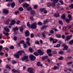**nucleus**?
Here are the masks:
<instances>
[{"label": "nucleus", "instance_id": "f257e3e1", "mask_svg": "<svg viewBox=\"0 0 73 73\" xmlns=\"http://www.w3.org/2000/svg\"><path fill=\"white\" fill-rule=\"evenodd\" d=\"M23 53H24L25 55V52L23 50H21L18 51L17 53L14 55V56L15 57L17 58H19L20 56H21V54H22Z\"/></svg>", "mask_w": 73, "mask_h": 73}, {"label": "nucleus", "instance_id": "f03ea898", "mask_svg": "<svg viewBox=\"0 0 73 73\" xmlns=\"http://www.w3.org/2000/svg\"><path fill=\"white\" fill-rule=\"evenodd\" d=\"M30 27L32 29H36L37 28V23L36 22L33 23L31 25Z\"/></svg>", "mask_w": 73, "mask_h": 73}, {"label": "nucleus", "instance_id": "7ed1b4c3", "mask_svg": "<svg viewBox=\"0 0 73 73\" xmlns=\"http://www.w3.org/2000/svg\"><path fill=\"white\" fill-rule=\"evenodd\" d=\"M29 58L31 61H35L36 60V57L33 55H30L29 56Z\"/></svg>", "mask_w": 73, "mask_h": 73}, {"label": "nucleus", "instance_id": "20e7f679", "mask_svg": "<svg viewBox=\"0 0 73 73\" xmlns=\"http://www.w3.org/2000/svg\"><path fill=\"white\" fill-rule=\"evenodd\" d=\"M40 10L41 12H44V13H45V14H46V13H48V11L47 10H46V8H45L40 9Z\"/></svg>", "mask_w": 73, "mask_h": 73}, {"label": "nucleus", "instance_id": "39448f33", "mask_svg": "<svg viewBox=\"0 0 73 73\" xmlns=\"http://www.w3.org/2000/svg\"><path fill=\"white\" fill-rule=\"evenodd\" d=\"M28 56H24L22 58V61H24L25 60H27L26 61H28Z\"/></svg>", "mask_w": 73, "mask_h": 73}, {"label": "nucleus", "instance_id": "423d86ee", "mask_svg": "<svg viewBox=\"0 0 73 73\" xmlns=\"http://www.w3.org/2000/svg\"><path fill=\"white\" fill-rule=\"evenodd\" d=\"M28 72H30L29 73H34L33 71V68H29L28 69Z\"/></svg>", "mask_w": 73, "mask_h": 73}, {"label": "nucleus", "instance_id": "0eeeda50", "mask_svg": "<svg viewBox=\"0 0 73 73\" xmlns=\"http://www.w3.org/2000/svg\"><path fill=\"white\" fill-rule=\"evenodd\" d=\"M37 52L39 55H43L44 54V52H42V50L40 49H39L37 51Z\"/></svg>", "mask_w": 73, "mask_h": 73}, {"label": "nucleus", "instance_id": "6e6552de", "mask_svg": "<svg viewBox=\"0 0 73 73\" xmlns=\"http://www.w3.org/2000/svg\"><path fill=\"white\" fill-rule=\"evenodd\" d=\"M27 44H28L29 46H31V44L30 43V42H29V40H30V38H27Z\"/></svg>", "mask_w": 73, "mask_h": 73}, {"label": "nucleus", "instance_id": "1a4fd4ad", "mask_svg": "<svg viewBox=\"0 0 73 73\" xmlns=\"http://www.w3.org/2000/svg\"><path fill=\"white\" fill-rule=\"evenodd\" d=\"M72 37V35H71L70 36H66V40L67 41H68V40H69L70 38H71V37Z\"/></svg>", "mask_w": 73, "mask_h": 73}, {"label": "nucleus", "instance_id": "9d476101", "mask_svg": "<svg viewBox=\"0 0 73 73\" xmlns=\"http://www.w3.org/2000/svg\"><path fill=\"white\" fill-rule=\"evenodd\" d=\"M4 29L6 32H9V31H10L9 29V28L7 26L4 28Z\"/></svg>", "mask_w": 73, "mask_h": 73}, {"label": "nucleus", "instance_id": "9b49d317", "mask_svg": "<svg viewBox=\"0 0 73 73\" xmlns=\"http://www.w3.org/2000/svg\"><path fill=\"white\" fill-rule=\"evenodd\" d=\"M29 33H30L29 32V31H26L25 32V35H26V36L27 37V36H29Z\"/></svg>", "mask_w": 73, "mask_h": 73}, {"label": "nucleus", "instance_id": "f8f14e48", "mask_svg": "<svg viewBox=\"0 0 73 73\" xmlns=\"http://www.w3.org/2000/svg\"><path fill=\"white\" fill-rule=\"evenodd\" d=\"M62 46H64V48L65 50H68V46H67L65 44H63L62 45Z\"/></svg>", "mask_w": 73, "mask_h": 73}, {"label": "nucleus", "instance_id": "ddd939ff", "mask_svg": "<svg viewBox=\"0 0 73 73\" xmlns=\"http://www.w3.org/2000/svg\"><path fill=\"white\" fill-rule=\"evenodd\" d=\"M3 12L4 13L6 14H8L9 13V11L6 9L4 10L3 11Z\"/></svg>", "mask_w": 73, "mask_h": 73}, {"label": "nucleus", "instance_id": "4468645a", "mask_svg": "<svg viewBox=\"0 0 73 73\" xmlns=\"http://www.w3.org/2000/svg\"><path fill=\"white\" fill-rule=\"evenodd\" d=\"M48 27H49L48 25L44 26L42 27L41 30H44L45 28H46Z\"/></svg>", "mask_w": 73, "mask_h": 73}, {"label": "nucleus", "instance_id": "2eb2a0df", "mask_svg": "<svg viewBox=\"0 0 73 73\" xmlns=\"http://www.w3.org/2000/svg\"><path fill=\"white\" fill-rule=\"evenodd\" d=\"M11 5L12 7L14 8L15 6L16 5V4L14 2H12L11 3Z\"/></svg>", "mask_w": 73, "mask_h": 73}, {"label": "nucleus", "instance_id": "dca6fc26", "mask_svg": "<svg viewBox=\"0 0 73 73\" xmlns=\"http://www.w3.org/2000/svg\"><path fill=\"white\" fill-rule=\"evenodd\" d=\"M15 21L14 20H12L10 23L11 25H14L15 24Z\"/></svg>", "mask_w": 73, "mask_h": 73}, {"label": "nucleus", "instance_id": "f3484780", "mask_svg": "<svg viewBox=\"0 0 73 73\" xmlns=\"http://www.w3.org/2000/svg\"><path fill=\"white\" fill-rule=\"evenodd\" d=\"M54 17H60L59 13H58L57 14H54Z\"/></svg>", "mask_w": 73, "mask_h": 73}, {"label": "nucleus", "instance_id": "a211bd4d", "mask_svg": "<svg viewBox=\"0 0 73 73\" xmlns=\"http://www.w3.org/2000/svg\"><path fill=\"white\" fill-rule=\"evenodd\" d=\"M29 6V5L28 4V3H26L25 4H24L23 5V6L26 8H28Z\"/></svg>", "mask_w": 73, "mask_h": 73}, {"label": "nucleus", "instance_id": "6ab92c4d", "mask_svg": "<svg viewBox=\"0 0 73 73\" xmlns=\"http://www.w3.org/2000/svg\"><path fill=\"white\" fill-rule=\"evenodd\" d=\"M37 66H40L42 67V65L41 64V63L40 62H38L37 63Z\"/></svg>", "mask_w": 73, "mask_h": 73}, {"label": "nucleus", "instance_id": "aec40b11", "mask_svg": "<svg viewBox=\"0 0 73 73\" xmlns=\"http://www.w3.org/2000/svg\"><path fill=\"white\" fill-rule=\"evenodd\" d=\"M35 11L33 10H32L31 12V14L32 15H35Z\"/></svg>", "mask_w": 73, "mask_h": 73}, {"label": "nucleus", "instance_id": "412c9836", "mask_svg": "<svg viewBox=\"0 0 73 73\" xmlns=\"http://www.w3.org/2000/svg\"><path fill=\"white\" fill-rule=\"evenodd\" d=\"M61 17L62 19H66V17H65V15H63L61 16Z\"/></svg>", "mask_w": 73, "mask_h": 73}, {"label": "nucleus", "instance_id": "4be33fe9", "mask_svg": "<svg viewBox=\"0 0 73 73\" xmlns=\"http://www.w3.org/2000/svg\"><path fill=\"white\" fill-rule=\"evenodd\" d=\"M56 36L58 38H61V35L58 34H56Z\"/></svg>", "mask_w": 73, "mask_h": 73}, {"label": "nucleus", "instance_id": "5701e85b", "mask_svg": "<svg viewBox=\"0 0 73 73\" xmlns=\"http://www.w3.org/2000/svg\"><path fill=\"white\" fill-rule=\"evenodd\" d=\"M29 49L30 52H33V50L32 49V48L31 47H29Z\"/></svg>", "mask_w": 73, "mask_h": 73}, {"label": "nucleus", "instance_id": "b1692460", "mask_svg": "<svg viewBox=\"0 0 73 73\" xmlns=\"http://www.w3.org/2000/svg\"><path fill=\"white\" fill-rule=\"evenodd\" d=\"M68 18L70 20H71L72 19V15H71L69 14L68 15Z\"/></svg>", "mask_w": 73, "mask_h": 73}, {"label": "nucleus", "instance_id": "393cba45", "mask_svg": "<svg viewBox=\"0 0 73 73\" xmlns=\"http://www.w3.org/2000/svg\"><path fill=\"white\" fill-rule=\"evenodd\" d=\"M69 44H70V45H72L73 44V40H72L70 41H69L68 42Z\"/></svg>", "mask_w": 73, "mask_h": 73}, {"label": "nucleus", "instance_id": "a878e982", "mask_svg": "<svg viewBox=\"0 0 73 73\" xmlns=\"http://www.w3.org/2000/svg\"><path fill=\"white\" fill-rule=\"evenodd\" d=\"M19 29L17 28V27H15V28L13 29V30L14 31V32H15L16 31H18Z\"/></svg>", "mask_w": 73, "mask_h": 73}, {"label": "nucleus", "instance_id": "bb28decb", "mask_svg": "<svg viewBox=\"0 0 73 73\" xmlns=\"http://www.w3.org/2000/svg\"><path fill=\"white\" fill-rule=\"evenodd\" d=\"M27 9L28 11H31V10H32V8L31 7H29V8H27Z\"/></svg>", "mask_w": 73, "mask_h": 73}, {"label": "nucleus", "instance_id": "cd10ccee", "mask_svg": "<svg viewBox=\"0 0 73 73\" xmlns=\"http://www.w3.org/2000/svg\"><path fill=\"white\" fill-rule=\"evenodd\" d=\"M34 55L35 56H38V54H39L37 52H35L34 53Z\"/></svg>", "mask_w": 73, "mask_h": 73}, {"label": "nucleus", "instance_id": "c85d7f7f", "mask_svg": "<svg viewBox=\"0 0 73 73\" xmlns=\"http://www.w3.org/2000/svg\"><path fill=\"white\" fill-rule=\"evenodd\" d=\"M58 53H59V54H64V51H59V52H58Z\"/></svg>", "mask_w": 73, "mask_h": 73}, {"label": "nucleus", "instance_id": "c756f323", "mask_svg": "<svg viewBox=\"0 0 73 73\" xmlns=\"http://www.w3.org/2000/svg\"><path fill=\"white\" fill-rule=\"evenodd\" d=\"M51 52H52V50L50 49H48L47 50V53H51Z\"/></svg>", "mask_w": 73, "mask_h": 73}, {"label": "nucleus", "instance_id": "7c9ffc66", "mask_svg": "<svg viewBox=\"0 0 73 73\" xmlns=\"http://www.w3.org/2000/svg\"><path fill=\"white\" fill-rule=\"evenodd\" d=\"M42 35L43 37H44V38H45V37H46V36H45V33H44V32L42 33Z\"/></svg>", "mask_w": 73, "mask_h": 73}, {"label": "nucleus", "instance_id": "2f4dec72", "mask_svg": "<svg viewBox=\"0 0 73 73\" xmlns=\"http://www.w3.org/2000/svg\"><path fill=\"white\" fill-rule=\"evenodd\" d=\"M19 29L20 30L21 32H23V27H19Z\"/></svg>", "mask_w": 73, "mask_h": 73}, {"label": "nucleus", "instance_id": "473e14b6", "mask_svg": "<svg viewBox=\"0 0 73 73\" xmlns=\"http://www.w3.org/2000/svg\"><path fill=\"white\" fill-rule=\"evenodd\" d=\"M62 30L63 31H66V28L65 27H63Z\"/></svg>", "mask_w": 73, "mask_h": 73}, {"label": "nucleus", "instance_id": "72a5a7b5", "mask_svg": "<svg viewBox=\"0 0 73 73\" xmlns=\"http://www.w3.org/2000/svg\"><path fill=\"white\" fill-rule=\"evenodd\" d=\"M52 53H53V54H57V51H56V50H54L53 51H52Z\"/></svg>", "mask_w": 73, "mask_h": 73}, {"label": "nucleus", "instance_id": "f704fd0d", "mask_svg": "<svg viewBox=\"0 0 73 73\" xmlns=\"http://www.w3.org/2000/svg\"><path fill=\"white\" fill-rule=\"evenodd\" d=\"M58 1H59V0H54L53 3H58Z\"/></svg>", "mask_w": 73, "mask_h": 73}, {"label": "nucleus", "instance_id": "c9c22d12", "mask_svg": "<svg viewBox=\"0 0 73 73\" xmlns=\"http://www.w3.org/2000/svg\"><path fill=\"white\" fill-rule=\"evenodd\" d=\"M65 21H66V23H69V22H70V19H66L65 20Z\"/></svg>", "mask_w": 73, "mask_h": 73}, {"label": "nucleus", "instance_id": "e433bc0d", "mask_svg": "<svg viewBox=\"0 0 73 73\" xmlns=\"http://www.w3.org/2000/svg\"><path fill=\"white\" fill-rule=\"evenodd\" d=\"M59 23L61 24V25H63V23H62V21H58Z\"/></svg>", "mask_w": 73, "mask_h": 73}, {"label": "nucleus", "instance_id": "4c0bfd02", "mask_svg": "<svg viewBox=\"0 0 73 73\" xmlns=\"http://www.w3.org/2000/svg\"><path fill=\"white\" fill-rule=\"evenodd\" d=\"M25 0H19V3H21L24 2Z\"/></svg>", "mask_w": 73, "mask_h": 73}, {"label": "nucleus", "instance_id": "58836bf2", "mask_svg": "<svg viewBox=\"0 0 73 73\" xmlns=\"http://www.w3.org/2000/svg\"><path fill=\"white\" fill-rule=\"evenodd\" d=\"M23 46L24 48H27V45L26 44L24 43L23 44Z\"/></svg>", "mask_w": 73, "mask_h": 73}, {"label": "nucleus", "instance_id": "ea45409f", "mask_svg": "<svg viewBox=\"0 0 73 73\" xmlns=\"http://www.w3.org/2000/svg\"><path fill=\"white\" fill-rule=\"evenodd\" d=\"M72 25H69L67 26V28H69V29H70L72 28Z\"/></svg>", "mask_w": 73, "mask_h": 73}, {"label": "nucleus", "instance_id": "a19ab883", "mask_svg": "<svg viewBox=\"0 0 73 73\" xmlns=\"http://www.w3.org/2000/svg\"><path fill=\"white\" fill-rule=\"evenodd\" d=\"M6 68H7L9 69H11V67H10V66H9V65H7Z\"/></svg>", "mask_w": 73, "mask_h": 73}, {"label": "nucleus", "instance_id": "79ce46f5", "mask_svg": "<svg viewBox=\"0 0 73 73\" xmlns=\"http://www.w3.org/2000/svg\"><path fill=\"white\" fill-rule=\"evenodd\" d=\"M42 23L40 21L38 23V25H42Z\"/></svg>", "mask_w": 73, "mask_h": 73}, {"label": "nucleus", "instance_id": "37998d69", "mask_svg": "<svg viewBox=\"0 0 73 73\" xmlns=\"http://www.w3.org/2000/svg\"><path fill=\"white\" fill-rule=\"evenodd\" d=\"M48 23V21L47 20H46L44 21L43 24H46V23Z\"/></svg>", "mask_w": 73, "mask_h": 73}, {"label": "nucleus", "instance_id": "c03bdc74", "mask_svg": "<svg viewBox=\"0 0 73 73\" xmlns=\"http://www.w3.org/2000/svg\"><path fill=\"white\" fill-rule=\"evenodd\" d=\"M19 10L20 11H23L24 10V9H23V8L22 7H20L19 8Z\"/></svg>", "mask_w": 73, "mask_h": 73}, {"label": "nucleus", "instance_id": "a18cd8bd", "mask_svg": "<svg viewBox=\"0 0 73 73\" xmlns=\"http://www.w3.org/2000/svg\"><path fill=\"white\" fill-rule=\"evenodd\" d=\"M59 2L61 3L62 5L64 4V2H63V1H62V0H60Z\"/></svg>", "mask_w": 73, "mask_h": 73}, {"label": "nucleus", "instance_id": "49530a36", "mask_svg": "<svg viewBox=\"0 0 73 73\" xmlns=\"http://www.w3.org/2000/svg\"><path fill=\"white\" fill-rule=\"evenodd\" d=\"M59 60H63V57L61 56L59 58Z\"/></svg>", "mask_w": 73, "mask_h": 73}, {"label": "nucleus", "instance_id": "de8ad7c7", "mask_svg": "<svg viewBox=\"0 0 73 73\" xmlns=\"http://www.w3.org/2000/svg\"><path fill=\"white\" fill-rule=\"evenodd\" d=\"M3 46H0V52L2 50V49L3 48Z\"/></svg>", "mask_w": 73, "mask_h": 73}, {"label": "nucleus", "instance_id": "09e8293b", "mask_svg": "<svg viewBox=\"0 0 73 73\" xmlns=\"http://www.w3.org/2000/svg\"><path fill=\"white\" fill-rule=\"evenodd\" d=\"M47 6L48 7H50L51 6V4L50 3H47Z\"/></svg>", "mask_w": 73, "mask_h": 73}, {"label": "nucleus", "instance_id": "8fccbe9b", "mask_svg": "<svg viewBox=\"0 0 73 73\" xmlns=\"http://www.w3.org/2000/svg\"><path fill=\"white\" fill-rule=\"evenodd\" d=\"M12 64H16V61L15 60H12Z\"/></svg>", "mask_w": 73, "mask_h": 73}, {"label": "nucleus", "instance_id": "3c124183", "mask_svg": "<svg viewBox=\"0 0 73 73\" xmlns=\"http://www.w3.org/2000/svg\"><path fill=\"white\" fill-rule=\"evenodd\" d=\"M48 58V56H46L44 57H42V60H44V59H46V58Z\"/></svg>", "mask_w": 73, "mask_h": 73}, {"label": "nucleus", "instance_id": "603ef678", "mask_svg": "<svg viewBox=\"0 0 73 73\" xmlns=\"http://www.w3.org/2000/svg\"><path fill=\"white\" fill-rule=\"evenodd\" d=\"M61 46V44H58L56 45V48H58Z\"/></svg>", "mask_w": 73, "mask_h": 73}, {"label": "nucleus", "instance_id": "864d4df0", "mask_svg": "<svg viewBox=\"0 0 73 73\" xmlns=\"http://www.w3.org/2000/svg\"><path fill=\"white\" fill-rule=\"evenodd\" d=\"M17 38L16 36H14V40H15V41H16L17 40Z\"/></svg>", "mask_w": 73, "mask_h": 73}, {"label": "nucleus", "instance_id": "5fc2aeb1", "mask_svg": "<svg viewBox=\"0 0 73 73\" xmlns=\"http://www.w3.org/2000/svg\"><path fill=\"white\" fill-rule=\"evenodd\" d=\"M30 19L32 21H34V19H33V17H30Z\"/></svg>", "mask_w": 73, "mask_h": 73}, {"label": "nucleus", "instance_id": "6e6d98bb", "mask_svg": "<svg viewBox=\"0 0 73 73\" xmlns=\"http://www.w3.org/2000/svg\"><path fill=\"white\" fill-rule=\"evenodd\" d=\"M15 69H13L12 70V72H14V73H15V72L17 71Z\"/></svg>", "mask_w": 73, "mask_h": 73}, {"label": "nucleus", "instance_id": "4d7b16f0", "mask_svg": "<svg viewBox=\"0 0 73 73\" xmlns=\"http://www.w3.org/2000/svg\"><path fill=\"white\" fill-rule=\"evenodd\" d=\"M24 42H25L23 40H21L20 41L21 44H24Z\"/></svg>", "mask_w": 73, "mask_h": 73}, {"label": "nucleus", "instance_id": "13d9d810", "mask_svg": "<svg viewBox=\"0 0 73 73\" xmlns=\"http://www.w3.org/2000/svg\"><path fill=\"white\" fill-rule=\"evenodd\" d=\"M57 41H58V40H56L55 41H53V43L54 44V43H56V42H57Z\"/></svg>", "mask_w": 73, "mask_h": 73}, {"label": "nucleus", "instance_id": "bf43d9fd", "mask_svg": "<svg viewBox=\"0 0 73 73\" xmlns=\"http://www.w3.org/2000/svg\"><path fill=\"white\" fill-rule=\"evenodd\" d=\"M34 8L35 9H37V5H35L34 6Z\"/></svg>", "mask_w": 73, "mask_h": 73}, {"label": "nucleus", "instance_id": "052dcab7", "mask_svg": "<svg viewBox=\"0 0 73 73\" xmlns=\"http://www.w3.org/2000/svg\"><path fill=\"white\" fill-rule=\"evenodd\" d=\"M27 25L28 27H30V26H31V25L30 23H29V22H28L27 23Z\"/></svg>", "mask_w": 73, "mask_h": 73}, {"label": "nucleus", "instance_id": "680f3d73", "mask_svg": "<svg viewBox=\"0 0 73 73\" xmlns=\"http://www.w3.org/2000/svg\"><path fill=\"white\" fill-rule=\"evenodd\" d=\"M72 64V62H68L67 63V65H71V64Z\"/></svg>", "mask_w": 73, "mask_h": 73}, {"label": "nucleus", "instance_id": "e2e57ef3", "mask_svg": "<svg viewBox=\"0 0 73 73\" xmlns=\"http://www.w3.org/2000/svg\"><path fill=\"white\" fill-rule=\"evenodd\" d=\"M71 52V50L68 49L67 51V52L68 53H70Z\"/></svg>", "mask_w": 73, "mask_h": 73}, {"label": "nucleus", "instance_id": "0e129e2a", "mask_svg": "<svg viewBox=\"0 0 73 73\" xmlns=\"http://www.w3.org/2000/svg\"><path fill=\"white\" fill-rule=\"evenodd\" d=\"M57 67L56 66H54V68H53V69H54V70H56L57 69Z\"/></svg>", "mask_w": 73, "mask_h": 73}, {"label": "nucleus", "instance_id": "69168bd1", "mask_svg": "<svg viewBox=\"0 0 73 73\" xmlns=\"http://www.w3.org/2000/svg\"><path fill=\"white\" fill-rule=\"evenodd\" d=\"M50 33L52 34H53V33H54V31L51 30L50 32Z\"/></svg>", "mask_w": 73, "mask_h": 73}, {"label": "nucleus", "instance_id": "338daca9", "mask_svg": "<svg viewBox=\"0 0 73 73\" xmlns=\"http://www.w3.org/2000/svg\"><path fill=\"white\" fill-rule=\"evenodd\" d=\"M10 48L11 49H14V46H11L10 47Z\"/></svg>", "mask_w": 73, "mask_h": 73}, {"label": "nucleus", "instance_id": "774afa93", "mask_svg": "<svg viewBox=\"0 0 73 73\" xmlns=\"http://www.w3.org/2000/svg\"><path fill=\"white\" fill-rule=\"evenodd\" d=\"M69 7H70V8H73V4H72L70 6H69Z\"/></svg>", "mask_w": 73, "mask_h": 73}]
</instances>
